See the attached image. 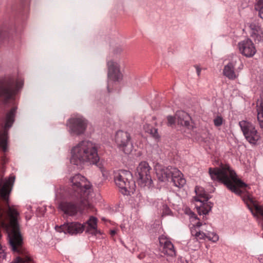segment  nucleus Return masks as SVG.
Returning <instances> with one entry per match:
<instances>
[{
  "instance_id": "obj_1",
  "label": "nucleus",
  "mask_w": 263,
  "mask_h": 263,
  "mask_svg": "<svg viewBox=\"0 0 263 263\" xmlns=\"http://www.w3.org/2000/svg\"><path fill=\"white\" fill-rule=\"evenodd\" d=\"M15 177L0 181V223L8 233L10 245L14 252L21 253L23 238L17 222L19 213L16 206L9 205V196L11 191Z\"/></svg>"
},
{
  "instance_id": "obj_4",
  "label": "nucleus",
  "mask_w": 263,
  "mask_h": 263,
  "mask_svg": "<svg viewBox=\"0 0 263 263\" xmlns=\"http://www.w3.org/2000/svg\"><path fill=\"white\" fill-rule=\"evenodd\" d=\"M24 85V81L20 78L9 76L0 80V98L5 103L15 99Z\"/></svg>"
},
{
  "instance_id": "obj_27",
  "label": "nucleus",
  "mask_w": 263,
  "mask_h": 263,
  "mask_svg": "<svg viewBox=\"0 0 263 263\" xmlns=\"http://www.w3.org/2000/svg\"><path fill=\"white\" fill-rule=\"evenodd\" d=\"M167 121H168V124L169 125H172L175 123V121H176V120L175 119V117L174 118L172 116H168L167 117Z\"/></svg>"
},
{
  "instance_id": "obj_13",
  "label": "nucleus",
  "mask_w": 263,
  "mask_h": 263,
  "mask_svg": "<svg viewBox=\"0 0 263 263\" xmlns=\"http://www.w3.org/2000/svg\"><path fill=\"white\" fill-rule=\"evenodd\" d=\"M130 135L122 130H119L115 136V142L118 147L126 154H130L133 149V145L130 142Z\"/></svg>"
},
{
  "instance_id": "obj_35",
  "label": "nucleus",
  "mask_w": 263,
  "mask_h": 263,
  "mask_svg": "<svg viewBox=\"0 0 263 263\" xmlns=\"http://www.w3.org/2000/svg\"><path fill=\"white\" fill-rule=\"evenodd\" d=\"M11 263H16V258H15V260Z\"/></svg>"
},
{
  "instance_id": "obj_24",
  "label": "nucleus",
  "mask_w": 263,
  "mask_h": 263,
  "mask_svg": "<svg viewBox=\"0 0 263 263\" xmlns=\"http://www.w3.org/2000/svg\"><path fill=\"white\" fill-rule=\"evenodd\" d=\"M31 261V259L28 256L23 258L20 256L16 257V263H29Z\"/></svg>"
},
{
  "instance_id": "obj_31",
  "label": "nucleus",
  "mask_w": 263,
  "mask_h": 263,
  "mask_svg": "<svg viewBox=\"0 0 263 263\" xmlns=\"http://www.w3.org/2000/svg\"><path fill=\"white\" fill-rule=\"evenodd\" d=\"M5 33L3 29L0 28V40H3L4 39V35Z\"/></svg>"
},
{
  "instance_id": "obj_7",
  "label": "nucleus",
  "mask_w": 263,
  "mask_h": 263,
  "mask_svg": "<svg viewBox=\"0 0 263 263\" xmlns=\"http://www.w3.org/2000/svg\"><path fill=\"white\" fill-rule=\"evenodd\" d=\"M114 181L120 192L124 195L134 193L136 185L132 179V175L129 171L120 170L114 174Z\"/></svg>"
},
{
  "instance_id": "obj_14",
  "label": "nucleus",
  "mask_w": 263,
  "mask_h": 263,
  "mask_svg": "<svg viewBox=\"0 0 263 263\" xmlns=\"http://www.w3.org/2000/svg\"><path fill=\"white\" fill-rule=\"evenodd\" d=\"M151 168L145 161L141 162L137 168L138 175V181L141 185H150L152 180L151 176Z\"/></svg>"
},
{
  "instance_id": "obj_30",
  "label": "nucleus",
  "mask_w": 263,
  "mask_h": 263,
  "mask_svg": "<svg viewBox=\"0 0 263 263\" xmlns=\"http://www.w3.org/2000/svg\"><path fill=\"white\" fill-rule=\"evenodd\" d=\"M201 228H203V229L209 230L211 231V226H208L206 225V224L205 223H202V226H200V229Z\"/></svg>"
},
{
  "instance_id": "obj_28",
  "label": "nucleus",
  "mask_w": 263,
  "mask_h": 263,
  "mask_svg": "<svg viewBox=\"0 0 263 263\" xmlns=\"http://www.w3.org/2000/svg\"><path fill=\"white\" fill-rule=\"evenodd\" d=\"M194 67L196 68L197 76L198 77H199L200 75L201 71V68L199 66L197 65H195Z\"/></svg>"
},
{
  "instance_id": "obj_9",
  "label": "nucleus",
  "mask_w": 263,
  "mask_h": 263,
  "mask_svg": "<svg viewBox=\"0 0 263 263\" xmlns=\"http://www.w3.org/2000/svg\"><path fill=\"white\" fill-rule=\"evenodd\" d=\"M201 226H202V223L198 221L195 224H193V226L191 227V233L192 236L194 237L193 240H196L198 241L208 238L209 240L214 242L218 240L219 237L218 235L211 232L209 230L203 229V228L200 229Z\"/></svg>"
},
{
  "instance_id": "obj_17",
  "label": "nucleus",
  "mask_w": 263,
  "mask_h": 263,
  "mask_svg": "<svg viewBox=\"0 0 263 263\" xmlns=\"http://www.w3.org/2000/svg\"><path fill=\"white\" fill-rule=\"evenodd\" d=\"M250 35L255 43L263 42V31L258 24L252 23L250 24Z\"/></svg>"
},
{
  "instance_id": "obj_18",
  "label": "nucleus",
  "mask_w": 263,
  "mask_h": 263,
  "mask_svg": "<svg viewBox=\"0 0 263 263\" xmlns=\"http://www.w3.org/2000/svg\"><path fill=\"white\" fill-rule=\"evenodd\" d=\"M175 119L178 125L188 127L190 125L191 118L190 116L183 111H178L175 115Z\"/></svg>"
},
{
  "instance_id": "obj_29",
  "label": "nucleus",
  "mask_w": 263,
  "mask_h": 263,
  "mask_svg": "<svg viewBox=\"0 0 263 263\" xmlns=\"http://www.w3.org/2000/svg\"><path fill=\"white\" fill-rule=\"evenodd\" d=\"M123 51V49L121 48H117L114 51V53L115 54H120Z\"/></svg>"
},
{
  "instance_id": "obj_5",
  "label": "nucleus",
  "mask_w": 263,
  "mask_h": 263,
  "mask_svg": "<svg viewBox=\"0 0 263 263\" xmlns=\"http://www.w3.org/2000/svg\"><path fill=\"white\" fill-rule=\"evenodd\" d=\"M97 218L90 217L85 225L79 222H71L64 223L60 226H56L55 230L58 232H64L71 235L81 233L86 229V232L96 235L97 233Z\"/></svg>"
},
{
  "instance_id": "obj_33",
  "label": "nucleus",
  "mask_w": 263,
  "mask_h": 263,
  "mask_svg": "<svg viewBox=\"0 0 263 263\" xmlns=\"http://www.w3.org/2000/svg\"><path fill=\"white\" fill-rule=\"evenodd\" d=\"M102 221H104L105 222H108V223H110V224H112V222L110 220H107V219H106L105 218H104V217L102 218Z\"/></svg>"
},
{
  "instance_id": "obj_3",
  "label": "nucleus",
  "mask_w": 263,
  "mask_h": 263,
  "mask_svg": "<svg viewBox=\"0 0 263 263\" xmlns=\"http://www.w3.org/2000/svg\"><path fill=\"white\" fill-rule=\"evenodd\" d=\"M98 161L97 146L91 141H83L72 149L70 162L74 165H78L84 162L97 164Z\"/></svg>"
},
{
  "instance_id": "obj_34",
  "label": "nucleus",
  "mask_w": 263,
  "mask_h": 263,
  "mask_svg": "<svg viewBox=\"0 0 263 263\" xmlns=\"http://www.w3.org/2000/svg\"><path fill=\"white\" fill-rule=\"evenodd\" d=\"M120 227H121V229H122V230H123V229L125 228V227H124V226H122V225H121V226H120Z\"/></svg>"
},
{
  "instance_id": "obj_36",
  "label": "nucleus",
  "mask_w": 263,
  "mask_h": 263,
  "mask_svg": "<svg viewBox=\"0 0 263 263\" xmlns=\"http://www.w3.org/2000/svg\"><path fill=\"white\" fill-rule=\"evenodd\" d=\"M1 251H2V247H1V246L0 245V253H1Z\"/></svg>"
},
{
  "instance_id": "obj_2",
  "label": "nucleus",
  "mask_w": 263,
  "mask_h": 263,
  "mask_svg": "<svg viewBox=\"0 0 263 263\" xmlns=\"http://www.w3.org/2000/svg\"><path fill=\"white\" fill-rule=\"evenodd\" d=\"M71 197L73 201H61L59 208L67 215L72 216L85 208H90L88 196L91 188L89 182L83 176L77 174L70 178Z\"/></svg>"
},
{
  "instance_id": "obj_25",
  "label": "nucleus",
  "mask_w": 263,
  "mask_h": 263,
  "mask_svg": "<svg viewBox=\"0 0 263 263\" xmlns=\"http://www.w3.org/2000/svg\"><path fill=\"white\" fill-rule=\"evenodd\" d=\"M215 126L218 127L220 126L222 124L223 118L219 116H216L213 120Z\"/></svg>"
},
{
  "instance_id": "obj_15",
  "label": "nucleus",
  "mask_w": 263,
  "mask_h": 263,
  "mask_svg": "<svg viewBox=\"0 0 263 263\" xmlns=\"http://www.w3.org/2000/svg\"><path fill=\"white\" fill-rule=\"evenodd\" d=\"M238 63L240 64L238 69L240 70L242 69L243 65L240 59L237 57L234 58L231 61L224 66L223 69V74L229 80H234L238 78L239 76L238 71L235 68Z\"/></svg>"
},
{
  "instance_id": "obj_11",
  "label": "nucleus",
  "mask_w": 263,
  "mask_h": 263,
  "mask_svg": "<svg viewBox=\"0 0 263 263\" xmlns=\"http://www.w3.org/2000/svg\"><path fill=\"white\" fill-rule=\"evenodd\" d=\"M67 124L71 134L80 135L84 133L87 126V121L82 117H78L69 119Z\"/></svg>"
},
{
  "instance_id": "obj_10",
  "label": "nucleus",
  "mask_w": 263,
  "mask_h": 263,
  "mask_svg": "<svg viewBox=\"0 0 263 263\" xmlns=\"http://www.w3.org/2000/svg\"><path fill=\"white\" fill-rule=\"evenodd\" d=\"M239 125L247 140L251 144H255L260 139V135L254 125L245 120L240 121Z\"/></svg>"
},
{
  "instance_id": "obj_19",
  "label": "nucleus",
  "mask_w": 263,
  "mask_h": 263,
  "mask_svg": "<svg viewBox=\"0 0 263 263\" xmlns=\"http://www.w3.org/2000/svg\"><path fill=\"white\" fill-rule=\"evenodd\" d=\"M143 130L145 133L149 134L153 137L156 139H158L160 138L159 135L158 133L157 129L153 128L152 126L148 123H145L143 125Z\"/></svg>"
},
{
  "instance_id": "obj_22",
  "label": "nucleus",
  "mask_w": 263,
  "mask_h": 263,
  "mask_svg": "<svg viewBox=\"0 0 263 263\" xmlns=\"http://www.w3.org/2000/svg\"><path fill=\"white\" fill-rule=\"evenodd\" d=\"M100 171L101 172L102 177V182H105L106 180H109L110 179V171L107 170L106 168L101 166L100 164Z\"/></svg>"
},
{
  "instance_id": "obj_8",
  "label": "nucleus",
  "mask_w": 263,
  "mask_h": 263,
  "mask_svg": "<svg viewBox=\"0 0 263 263\" xmlns=\"http://www.w3.org/2000/svg\"><path fill=\"white\" fill-rule=\"evenodd\" d=\"M107 90L109 93H110L113 90V83L122 81L123 74L121 70L120 63L116 58H113L107 62Z\"/></svg>"
},
{
  "instance_id": "obj_12",
  "label": "nucleus",
  "mask_w": 263,
  "mask_h": 263,
  "mask_svg": "<svg viewBox=\"0 0 263 263\" xmlns=\"http://www.w3.org/2000/svg\"><path fill=\"white\" fill-rule=\"evenodd\" d=\"M197 197L195 200L200 202V205L197 208L199 215H206L211 209V206L207 202L209 197L204 190L200 187H196L195 189Z\"/></svg>"
},
{
  "instance_id": "obj_32",
  "label": "nucleus",
  "mask_w": 263,
  "mask_h": 263,
  "mask_svg": "<svg viewBox=\"0 0 263 263\" xmlns=\"http://www.w3.org/2000/svg\"><path fill=\"white\" fill-rule=\"evenodd\" d=\"M117 233V230H112L110 231V234L111 237H113Z\"/></svg>"
},
{
  "instance_id": "obj_20",
  "label": "nucleus",
  "mask_w": 263,
  "mask_h": 263,
  "mask_svg": "<svg viewBox=\"0 0 263 263\" xmlns=\"http://www.w3.org/2000/svg\"><path fill=\"white\" fill-rule=\"evenodd\" d=\"M163 251L166 254L173 256L175 255L173 243L168 240H166L164 244Z\"/></svg>"
},
{
  "instance_id": "obj_37",
  "label": "nucleus",
  "mask_w": 263,
  "mask_h": 263,
  "mask_svg": "<svg viewBox=\"0 0 263 263\" xmlns=\"http://www.w3.org/2000/svg\"><path fill=\"white\" fill-rule=\"evenodd\" d=\"M3 161L4 162V163H5V159H4Z\"/></svg>"
},
{
  "instance_id": "obj_16",
  "label": "nucleus",
  "mask_w": 263,
  "mask_h": 263,
  "mask_svg": "<svg viewBox=\"0 0 263 263\" xmlns=\"http://www.w3.org/2000/svg\"><path fill=\"white\" fill-rule=\"evenodd\" d=\"M238 47L240 53L246 57H252L256 52L254 44L249 39L239 42Z\"/></svg>"
},
{
  "instance_id": "obj_6",
  "label": "nucleus",
  "mask_w": 263,
  "mask_h": 263,
  "mask_svg": "<svg viewBox=\"0 0 263 263\" xmlns=\"http://www.w3.org/2000/svg\"><path fill=\"white\" fill-rule=\"evenodd\" d=\"M156 174L160 181H168L170 179L175 186L182 187L185 184V179L181 172L177 168L172 166L164 167L159 164L155 166Z\"/></svg>"
},
{
  "instance_id": "obj_21",
  "label": "nucleus",
  "mask_w": 263,
  "mask_h": 263,
  "mask_svg": "<svg viewBox=\"0 0 263 263\" xmlns=\"http://www.w3.org/2000/svg\"><path fill=\"white\" fill-rule=\"evenodd\" d=\"M257 107V119L261 129L263 130V101H261Z\"/></svg>"
},
{
  "instance_id": "obj_23",
  "label": "nucleus",
  "mask_w": 263,
  "mask_h": 263,
  "mask_svg": "<svg viewBox=\"0 0 263 263\" xmlns=\"http://www.w3.org/2000/svg\"><path fill=\"white\" fill-rule=\"evenodd\" d=\"M255 9L258 12L259 17L263 18V0H256Z\"/></svg>"
},
{
  "instance_id": "obj_26",
  "label": "nucleus",
  "mask_w": 263,
  "mask_h": 263,
  "mask_svg": "<svg viewBox=\"0 0 263 263\" xmlns=\"http://www.w3.org/2000/svg\"><path fill=\"white\" fill-rule=\"evenodd\" d=\"M186 213L190 215L192 221L197 220V218L196 216H195V214L194 213H193L191 211H190V210H188L187 211H186Z\"/></svg>"
}]
</instances>
